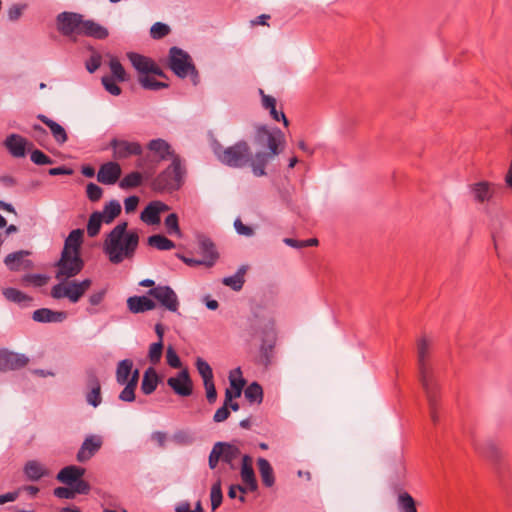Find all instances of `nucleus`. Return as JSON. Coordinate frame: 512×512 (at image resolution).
Listing matches in <instances>:
<instances>
[{"label": "nucleus", "mask_w": 512, "mask_h": 512, "mask_svg": "<svg viewBox=\"0 0 512 512\" xmlns=\"http://www.w3.org/2000/svg\"><path fill=\"white\" fill-rule=\"evenodd\" d=\"M257 466L261 476L262 483L265 487H272L275 483V476L270 462L262 457L257 459Z\"/></svg>", "instance_id": "obj_33"}, {"label": "nucleus", "mask_w": 512, "mask_h": 512, "mask_svg": "<svg viewBox=\"0 0 512 512\" xmlns=\"http://www.w3.org/2000/svg\"><path fill=\"white\" fill-rule=\"evenodd\" d=\"M80 35L97 40H104L109 36V31L106 27L92 19H84Z\"/></svg>", "instance_id": "obj_28"}, {"label": "nucleus", "mask_w": 512, "mask_h": 512, "mask_svg": "<svg viewBox=\"0 0 512 512\" xmlns=\"http://www.w3.org/2000/svg\"><path fill=\"white\" fill-rule=\"evenodd\" d=\"M113 151L115 160H124L131 156H140L143 152L142 145L137 141H127L113 138L108 146Z\"/></svg>", "instance_id": "obj_11"}, {"label": "nucleus", "mask_w": 512, "mask_h": 512, "mask_svg": "<svg viewBox=\"0 0 512 512\" xmlns=\"http://www.w3.org/2000/svg\"><path fill=\"white\" fill-rule=\"evenodd\" d=\"M30 152V159L35 165H51L54 163V160L46 155L43 151L39 149H32Z\"/></svg>", "instance_id": "obj_53"}, {"label": "nucleus", "mask_w": 512, "mask_h": 512, "mask_svg": "<svg viewBox=\"0 0 512 512\" xmlns=\"http://www.w3.org/2000/svg\"><path fill=\"white\" fill-rule=\"evenodd\" d=\"M164 224L169 235H176L178 237L182 236V232L179 227L178 215L176 213L169 214L166 217Z\"/></svg>", "instance_id": "obj_49"}, {"label": "nucleus", "mask_w": 512, "mask_h": 512, "mask_svg": "<svg viewBox=\"0 0 512 512\" xmlns=\"http://www.w3.org/2000/svg\"><path fill=\"white\" fill-rule=\"evenodd\" d=\"M29 363V358L22 353L12 352L6 349L0 350V371H12L24 368Z\"/></svg>", "instance_id": "obj_13"}, {"label": "nucleus", "mask_w": 512, "mask_h": 512, "mask_svg": "<svg viewBox=\"0 0 512 512\" xmlns=\"http://www.w3.org/2000/svg\"><path fill=\"white\" fill-rule=\"evenodd\" d=\"M230 388L225 390L226 402L230 403L231 400L239 398L242 394L243 388L246 385V380L242 377L240 367L235 368L229 375Z\"/></svg>", "instance_id": "obj_20"}, {"label": "nucleus", "mask_w": 512, "mask_h": 512, "mask_svg": "<svg viewBox=\"0 0 512 512\" xmlns=\"http://www.w3.org/2000/svg\"><path fill=\"white\" fill-rule=\"evenodd\" d=\"M138 82L143 89L149 91H158L169 87V84L167 82L158 81L150 75L138 76Z\"/></svg>", "instance_id": "obj_44"}, {"label": "nucleus", "mask_w": 512, "mask_h": 512, "mask_svg": "<svg viewBox=\"0 0 512 512\" xmlns=\"http://www.w3.org/2000/svg\"><path fill=\"white\" fill-rule=\"evenodd\" d=\"M147 244L160 251L171 250L176 247V244L162 234H153L148 237Z\"/></svg>", "instance_id": "obj_37"}, {"label": "nucleus", "mask_w": 512, "mask_h": 512, "mask_svg": "<svg viewBox=\"0 0 512 512\" xmlns=\"http://www.w3.org/2000/svg\"><path fill=\"white\" fill-rule=\"evenodd\" d=\"M139 239L137 230H128V222L122 221L106 235L103 251L111 263L120 264L134 257Z\"/></svg>", "instance_id": "obj_3"}, {"label": "nucleus", "mask_w": 512, "mask_h": 512, "mask_svg": "<svg viewBox=\"0 0 512 512\" xmlns=\"http://www.w3.org/2000/svg\"><path fill=\"white\" fill-rule=\"evenodd\" d=\"M472 442L475 450L485 458L489 459L496 466L497 471L500 473L501 452L498 449V447L492 441L479 443L478 441L473 439Z\"/></svg>", "instance_id": "obj_21"}, {"label": "nucleus", "mask_w": 512, "mask_h": 512, "mask_svg": "<svg viewBox=\"0 0 512 512\" xmlns=\"http://www.w3.org/2000/svg\"><path fill=\"white\" fill-rule=\"evenodd\" d=\"M109 67L112 73L110 77H113L118 82H126L129 80V75L117 57H111Z\"/></svg>", "instance_id": "obj_42"}, {"label": "nucleus", "mask_w": 512, "mask_h": 512, "mask_svg": "<svg viewBox=\"0 0 512 512\" xmlns=\"http://www.w3.org/2000/svg\"><path fill=\"white\" fill-rule=\"evenodd\" d=\"M399 512H418L415 499L406 491H401L397 498Z\"/></svg>", "instance_id": "obj_39"}, {"label": "nucleus", "mask_w": 512, "mask_h": 512, "mask_svg": "<svg viewBox=\"0 0 512 512\" xmlns=\"http://www.w3.org/2000/svg\"><path fill=\"white\" fill-rule=\"evenodd\" d=\"M133 371V361L131 359H123L118 362L116 368V381L120 385L128 382V378Z\"/></svg>", "instance_id": "obj_38"}, {"label": "nucleus", "mask_w": 512, "mask_h": 512, "mask_svg": "<svg viewBox=\"0 0 512 512\" xmlns=\"http://www.w3.org/2000/svg\"><path fill=\"white\" fill-rule=\"evenodd\" d=\"M161 381L162 378L157 373L156 369L152 366L148 367L143 373L140 386L141 392L144 395H151Z\"/></svg>", "instance_id": "obj_29"}, {"label": "nucleus", "mask_w": 512, "mask_h": 512, "mask_svg": "<svg viewBox=\"0 0 512 512\" xmlns=\"http://www.w3.org/2000/svg\"><path fill=\"white\" fill-rule=\"evenodd\" d=\"M49 277L45 274L35 273V274H25L22 277V282L26 284H33L36 287H42L47 284Z\"/></svg>", "instance_id": "obj_55"}, {"label": "nucleus", "mask_w": 512, "mask_h": 512, "mask_svg": "<svg viewBox=\"0 0 512 512\" xmlns=\"http://www.w3.org/2000/svg\"><path fill=\"white\" fill-rule=\"evenodd\" d=\"M428 343L425 338L418 341V373L419 381L427 398L430 418L434 424L439 421L437 414L440 386L435 379L433 370L426 363Z\"/></svg>", "instance_id": "obj_4"}, {"label": "nucleus", "mask_w": 512, "mask_h": 512, "mask_svg": "<svg viewBox=\"0 0 512 512\" xmlns=\"http://www.w3.org/2000/svg\"><path fill=\"white\" fill-rule=\"evenodd\" d=\"M86 195L91 202H97L102 198L103 189L99 185L89 182L86 185Z\"/></svg>", "instance_id": "obj_61"}, {"label": "nucleus", "mask_w": 512, "mask_h": 512, "mask_svg": "<svg viewBox=\"0 0 512 512\" xmlns=\"http://www.w3.org/2000/svg\"><path fill=\"white\" fill-rule=\"evenodd\" d=\"M167 67L180 79L190 76L194 85L200 82L199 72L190 54L180 47L172 46L168 52Z\"/></svg>", "instance_id": "obj_6"}, {"label": "nucleus", "mask_w": 512, "mask_h": 512, "mask_svg": "<svg viewBox=\"0 0 512 512\" xmlns=\"http://www.w3.org/2000/svg\"><path fill=\"white\" fill-rule=\"evenodd\" d=\"M186 175V168L181 157L173 158V161L161 171L152 181L151 188L157 193L178 191Z\"/></svg>", "instance_id": "obj_5"}, {"label": "nucleus", "mask_w": 512, "mask_h": 512, "mask_svg": "<svg viewBox=\"0 0 512 512\" xmlns=\"http://www.w3.org/2000/svg\"><path fill=\"white\" fill-rule=\"evenodd\" d=\"M210 500H211L212 511H215L222 504L223 493L221 490L220 481L213 484V486L211 488V493H210Z\"/></svg>", "instance_id": "obj_54"}, {"label": "nucleus", "mask_w": 512, "mask_h": 512, "mask_svg": "<svg viewBox=\"0 0 512 512\" xmlns=\"http://www.w3.org/2000/svg\"><path fill=\"white\" fill-rule=\"evenodd\" d=\"M85 385L87 390L95 387L101 388V382L99 380L97 371L93 367H89L85 370Z\"/></svg>", "instance_id": "obj_56"}, {"label": "nucleus", "mask_w": 512, "mask_h": 512, "mask_svg": "<svg viewBox=\"0 0 512 512\" xmlns=\"http://www.w3.org/2000/svg\"><path fill=\"white\" fill-rule=\"evenodd\" d=\"M246 331L251 338L260 337L261 344L254 363L267 369L272 364L277 342L274 320L262 308L253 310L247 319Z\"/></svg>", "instance_id": "obj_2"}, {"label": "nucleus", "mask_w": 512, "mask_h": 512, "mask_svg": "<svg viewBox=\"0 0 512 512\" xmlns=\"http://www.w3.org/2000/svg\"><path fill=\"white\" fill-rule=\"evenodd\" d=\"M127 58L139 76H149L155 61L137 52H128Z\"/></svg>", "instance_id": "obj_26"}, {"label": "nucleus", "mask_w": 512, "mask_h": 512, "mask_svg": "<svg viewBox=\"0 0 512 512\" xmlns=\"http://www.w3.org/2000/svg\"><path fill=\"white\" fill-rule=\"evenodd\" d=\"M104 222L102 214L100 211H94L90 214L88 222H87V234L89 237H96L100 230L101 225Z\"/></svg>", "instance_id": "obj_41"}, {"label": "nucleus", "mask_w": 512, "mask_h": 512, "mask_svg": "<svg viewBox=\"0 0 512 512\" xmlns=\"http://www.w3.org/2000/svg\"><path fill=\"white\" fill-rule=\"evenodd\" d=\"M214 448H216L220 460L228 464L230 469L235 470L234 460L241 454L239 447L229 442L219 441L214 444Z\"/></svg>", "instance_id": "obj_22"}, {"label": "nucleus", "mask_w": 512, "mask_h": 512, "mask_svg": "<svg viewBox=\"0 0 512 512\" xmlns=\"http://www.w3.org/2000/svg\"><path fill=\"white\" fill-rule=\"evenodd\" d=\"M495 184L483 180L469 185V191L477 203L489 201L494 196Z\"/></svg>", "instance_id": "obj_23"}, {"label": "nucleus", "mask_w": 512, "mask_h": 512, "mask_svg": "<svg viewBox=\"0 0 512 512\" xmlns=\"http://www.w3.org/2000/svg\"><path fill=\"white\" fill-rule=\"evenodd\" d=\"M195 366L197 368L198 373L203 379V383H207L213 380V370L207 361H205L201 357H198L196 359Z\"/></svg>", "instance_id": "obj_47"}, {"label": "nucleus", "mask_w": 512, "mask_h": 512, "mask_svg": "<svg viewBox=\"0 0 512 512\" xmlns=\"http://www.w3.org/2000/svg\"><path fill=\"white\" fill-rule=\"evenodd\" d=\"M57 29L63 36L80 35L83 25V15L64 11L57 15Z\"/></svg>", "instance_id": "obj_10"}, {"label": "nucleus", "mask_w": 512, "mask_h": 512, "mask_svg": "<svg viewBox=\"0 0 512 512\" xmlns=\"http://www.w3.org/2000/svg\"><path fill=\"white\" fill-rule=\"evenodd\" d=\"M31 136L34 140L42 147H46L45 144L48 141V132L39 124L32 125Z\"/></svg>", "instance_id": "obj_58"}, {"label": "nucleus", "mask_w": 512, "mask_h": 512, "mask_svg": "<svg viewBox=\"0 0 512 512\" xmlns=\"http://www.w3.org/2000/svg\"><path fill=\"white\" fill-rule=\"evenodd\" d=\"M57 279L68 281L77 276L84 268L85 262L81 253L61 251L60 258L54 263Z\"/></svg>", "instance_id": "obj_8"}, {"label": "nucleus", "mask_w": 512, "mask_h": 512, "mask_svg": "<svg viewBox=\"0 0 512 512\" xmlns=\"http://www.w3.org/2000/svg\"><path fill=\"white\" fill-rule=\"evenodd\" d=\"M85 472V468L81 466L68 465L57 473L56 480L71 487L79 478L84 476Z\"/></svg>", "instance_id": "obj_25"}, {"label": "nucleus", "mask_w": 512, "mask_h": 512, "mask_svg": "<svg viewBox=\"0 0 512 512\" xmlns=\"http://www.w3.org/2000/svg\"><path fill=\"white\" fill-rule=\"evenodd\" d=\"M143 182V174L138 171H133L125 175L119 182V187L122 189H131L139 187Z\"/></svg>", "instance_id": "obj_45"}, {"label": "nucleus", "mask_w": 512, "mask_h": 512, "mask_svg": "<svg viewBox=\"0 0 512 512\" xmlns=\"http://www.w3.org/2000/svg\"><path fill=\"white\" fill-rule=\"evenodd\" d=\"M121 173L120 164L110 161L100 166L97 173V181L104 185H113L119 180Z\"/></svg>", "instance_id": "obj_19"}, {"label": "nucleus", "mask_w": 512, "mask_h": 512, "mask_svg": "<svg viewBox=\"0 0 512 512\" xmlns=\"http://www.w3.org/2000/svg\"><path fill=\"white\" fill-rule=\"evenodd\" d=\"M102 438L98 435L86 437L77 452L76 459L80 463L90 460L101 448Z\"/></svg>", "instance_id": "obj_17"}, {"label": "nucleus", "mask_w": 512, "mask_h": 512, "mask_svg": "<svg viewBox=\"0 0 512 512\" xmlns=\"http://www.w3.org/2000/svg\"><path fill=\"white\" fill-rule=\"evenodd\" d=\"M127 307L131 313L139 314L154 310L156 308V302L147 294L140 296L134 295L127 299Z\"/></svg>", "instance_id": "obj_24"}, {"label": "nucleus", "mask_w": 512, "mask_h": 512, "mask_svg": "<svg viewBox=\"0 0 512 512\" xmlns=\"http://www.w3.org/2000/svg\"><path fill=\"white\" fill-rule=\"evenodd\" d=\"M121 211L120 202L112 199L104 205L103 211H100V214H102L104 223L110 224L121 214Z\"/></svg>", "instance_id": "obj_34"}, {"label": "nucleus", "mask_w": 512, "mask_h": 512, "mask_svg": "<svg viewBox=\"0 0 512 512\" xmlns=\"http://www.w3.org/2000/svg\"><path fill=\"white\" fill-rule=\"evenodd\" d=\"M74 495H88L91 491V485L82 478H79L72 486Z\"/></svg>", "instance_id": "obj_63"}, {"label": "nucleus", "mask_w": 512, "mask_h": 512, "mask_svg": "<svg viewBox=\"0 0 512 512\" xmlns=\"http://www.w3.org/2000/svg\"><path fill=\"white\" fill-rule=\"evenodd\" d=\"M252 141L255 146L266 150H260L253 155L246 140H239L229 147H224L215 140L212 151L216 159L227 167H250L255 177L266 176L269 162L284 151L285 134L278 127L269 129L265 124H256Z\"/></svg>", "instance_id": "obj_1"}, {"label": "nucleus", "mask_w": 512, "mask_h": 512, "mask_svg": "<svg viewBox=\"0 0 512 512\" xmlns=\"http://www.w3.org/2000/svg\"><path fill=\"white\" fill-rule=\"evenodd\" d=\"M240 476L243 483L248 486L249 491L255 492L258 489V483L253 468L240 470Z\"/></svg>", "instance_id": "obj_50"}, {"label": "nucleus", "mask_w": 512, "mask_h": 512, "mask_svg": "<svg viewBox=\"0 0 512 512\" xmlns=\"http://www.w3.org/2000/svg\"><path fill=\"white\" fill-rule=\"evenodd\" d=\"M91 285L92 280L90 278H85L82 281H61L51 288L50 296L54 299L67 298L71 303L75 304L80 301Z\"/></svg>", "instance_id": "obj_7"}, {"label": "nucleus", "mask_w": 512, "mask_h": 512, "mask_svg": "<svg viewBox=\"0 0 512 512\" xmlns=\"http://www.w3.org/2000/svg\"><path fill=\"white\" fill-rule=\"evenodd\" d=\"M135 165L138 169H145V175L148 178L153 175L158 164L155 160L150 159V155L142 156L141 154L136 160Z\"/></svg>", "instance_id": "obj_46"}, {"label": "nucleus", "mask_w": 512, "mask_h": 512, "mask_svg": "<svg viewBox=\"0 0 512 512\" xmlns=\"http://www.w3.org/2000/svg\"><path fill=\"white\" fill-rule=\"evenodd\" d=\"M24 474L30 481H38L47 475V471L35 460L28 461L24 466Z\"/></svg>", "instance_id": "obj_36"}, {"label": "nucleus", "mask_w": 512, "mask_h": 512, "mask_svg": "<svg viewBox=\"0 0 512 512\" xmlns=\"http://www.w3.org/2000/svg\"><path fill=\"white\" fill-rule=\"evenodd\" d=\"M164 349L163 342H154L149 346L148 359L152 365H157L162 357Z\"/></svg>", "instance_id": "obj_51"}, {"label": "nucleus", "mask_w": 512, "mask_h": 512, "mask_svg": "<svg viewBox=\"0 0 512 512\" xmlns=\"http://www.w3.org/2000/svg\"><path fill=\"white\" fill-rule=\"evenodd\" d=\"M27 8V4H13L8 9V18L10 21H17L23 14V11Z\"/></svg>", "instance_id": "obj_64"}, {"label": "nucleus", "mask_w": 512, "mask_h": 512, "mask_svg": "<svg viewBox=\"0 0 512 512\" xmlns=\"http://www.w3.org/2000/svg\"><path fill=\"white\" fill-rule=\"evenodd\" d=\"M3 295L5 296V298L7 300H9L11 302H15V303H21L24 301L32 300V298L30 296L26 295L22 291H20L16 288H13V287L5 288L3 290Z\"/></svg>", "instance_id": "obj_48"}, {"label": "nucleus", "mask_w": 512, "mask_h": 512, "mask_svg": "<svg viewBox=\"0 0 512 512\" xmlns=\"http://www.w3.org/2000/svg\"><path fill=\"white\" fill-rule=\"evenodd\" d=\"M170 32L171 29L169 25L163 22H156L152 25L150 29V36L155 40H159L169 35Z\"/></svg>", "instance_id": "obj_52"}, {"label": "nucleus", "mask_w": 512, "mask_h": 512, "mask_svg": "<svg viewBox=\"0 0 512 512\" xmlns=\"http://www.w3.org/2000/svg\"><path fill=\"white\" fill-rule=\"evenodd\" d=\"M113 77L108 75L103 76L101 79L104 89L113 96H119L122 93L121 87L116 83Z\"/></svg>", "instance_id": "obj_57"}, {"label": "nucleus", "mask_w": 512, "mask_h": 512, "mask_svg": "<svg viewBox=\"0 0 512 512\" xmlns=\"http://www.w3.org/2000/svg\"><path fill=\"white\" fill-rule=\"evenodd\" d=\"M147 148L157 156V160H155L157 164L168 159H171L172 162L173 158L180 157L175 153L171 145L162 138L150 140L147 144Z\"/></svg>", "instance_id": "obj_18"}, {"label": "nucleus", "mask_w": 512, "mask_h": 512, "mask_svg": "<svg viewBox=\"0 0 512 512\" xmlns=\"http://www.w3.org/2000/svg\"><path fill=\"white\" fill-rule=\"evenodd\" d=\"M4 145L9 153L15 158H23L26 153L31 151L33 143L19 134H10L6 137Z\"/></svg>", "instance_id": "obj_15"}, {"label": "nucleus", "mask_w": 512, "mask_h": 512, "mask_svg": "<svg viewBox=\"0 0 512 512\" xmlns=\"http://www.w3.org/2000/svg\"><path fill=\"white\" fill-rule=\"evenodd\" d=\"M67 318L65 311H53L49 308H40L33 312L32 319L39 323H58Z\"/></svg>", "instance_id": "obj_27"}, {"label": "nucleus", "mask_w": 512, "mask_h": 512, "mask_svg": "<svg viewBox=\"0 0 512 512\" xmlns=\"http://www.w3.org/2000/svg\"><path fill=\"white\" fill-rule=\"evenodd\" d=\"M147 295L155 299L161 307L170 312H177L179 309L178 296L168 285H157L149 289Z\"/></svg>", "instance_id": "obj_9"}, {"label": "nucleus", "mask_w": 512, "mask_h": 512, "mask_svg": "<svg viewBox=\"0 0 512 512\" xmlns=\"http://www.w3.org/2000/svg\"><path fill=\"white\" fill-rule=\"evenodd\" d=\"M86 401L92 407H98L102 402L101 388L89 389L86 393Z\"/></svg>", "instance_id": "obj_62"}, {"label": "nucleus", "mask_w": 512, "mask_h": 512, "mask_svg": "<svg viewBox=\"0 0 512 512\" xmlns=\"http://www.w3.org/2000/svg\"><path fill=\"white\" fill-rule=\"evenodd\" d=\"M29 254L30 252L26 250L10 253L5 257L4 263L10 271H18L21 267L23 257Z\"/></svg>", "instance_id": "obj_43"}, {"label": "nucleus", "mask_w": 512, "mask_h": 512, "mask_svg": "<svg viewBox=\"0 0 512 512\" xmlns=\"http://www.w3.org/2000/svg\"><path fill=\"white\" fill-rule=\"evenodd\" d=\"M196 239L198 242L200 252L203 255V261L205 262V266L208 268L213 267L220 257L215 243L210 237L203 233H198L196 235Z\"/></svg>", "instance_id": "obj_14"}, {"label": "nucleus", "mask_w": 512, "mask_h": 512, "mask_svg": "<svg viewBox=\"0 0 512 512\" xmlns=\"http://www.w3.org/2000/svg\"><path fill=\"white\" fill-rule=\"evenodd\" d=\"M166 361L171 368L179 369L182 367V361L172 345H169L166 349Z\"/></svg>", "instance_id": "obj_60"}, {"label": "nucleus", "mask_w": 512, "mask_h": 512, "mask_svg": "<svg viewBox=\"0 0 512 512\" xmlns=\"http://www.w3.org/2000/svg\"><path fill=\"white\" fill-rule=\"evenodd\" d=\"M169 209L170 207L162 201H151L141 211L140 219L147 225H157L161 221L160 214Z\"/></svg>", "instance_id": "obj_16"}, {"label": "nucleus", "mask_w": 512, "mask_h": 512, "mask_svg": "<svg viewBox=\"0 0 512 512\" xmlns=\"http://www.w3.org/2000/svg\"><path fill=\"white\" fill-rule=\"evenodd\" d=\"M244 394H245V398L250 403L261 404L263 401V388L256 381L250 383L246 387Z\"/></svg>", "instance_id": "obj_40"}, {"label": "nucleus", "mask_w": 512, "mask_h": 512, "mask_svg": "<svg viewBox=\"0 0 512 512\" xmlns=\"http://www.w3.org/2000/svg\"><path fill=\"white\" fill-rule=\"evenodd\" d=\"M284 243L293 248H304V247H312L318 245L317 238H310L306 240H298L294 238H285Z\"/></svg>", "instance_id": "obj_59"}, {"label": "nucleus", "mask_w": 512, "mask_h": 512, "mask_svg": "<svg viewBox=\"0 0 512 512\" xmlns=\"http://www.w3.org/2000/svg\"><path fill=\"white\" fill-rule=\"evenodd\" d=\"M247 271L246 266H241L234 275L224 277L222 283L234 291H240L244 285V275Z\"/></svg>", "instance_id": "obj_35"}, {"label": "nucleus", "mask_w": 512, "mask_h": 512, "mask_svg": "<svg viewBox=\"0 0 512 512\" xmlns=\"http://www.w3.org/2000/svg\"><path fill=\"white\" fill-rule=\"evenodd\" d=\"M37 118L50 129L52 136L59 145L64 144L68 140L66 130L59 123L44 114H39Z\"/></svg>", "instance_id": "obj_32"}, {"label": "nucleus", "mask_w": 512, "mask_h": 512, "mask_svg": "<svg viewBox=\"0 0 512 512\" xmlns=\"http://www.w3.org/2000/svg\"><path fill=\"white\" fill-rule=\"evenodd\" d=\"M83 241L84 230L80 228L73 229L64 240L62 251L81 253Z\"/></svg>", "instance_id": "obj_31"}, {"label": "nucleus", "mask_w": 512, "mask_h": 512, "mask_svg": "<svg viewBox=\"0 0 512 512\" xmlns=\"http://www.w3.org/2000/svg\"><path fill=\"white\" fill-rule=\"evenodd\" d=\"M262 100V106L269 110L270 116L275 121H282L285 127H288L289 120L285 116L283 111H278L276 109V99L271 95H266L262 89L259 90Z\"/></svg>", "instance_id": "obj_30"}, {"label": "nucleus", "mask_w": 512, "mask_h": 512, "mask_svg": "<svg viewBox=\"0 0 512 512\" xmlns=\"http://www.w3.org/2000/svg\"><path fill=\"white\" fill-rule=\"evenodd\" d=\"M167 385L180 397H189L193 393V382L188 368L182 369L174 377H169Z\"/></svg>", "instance_id": "obj_12"}]
</instances>
